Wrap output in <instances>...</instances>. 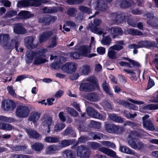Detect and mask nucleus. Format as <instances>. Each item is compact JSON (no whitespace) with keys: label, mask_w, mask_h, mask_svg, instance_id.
Here are the masks:
<instances>
[{"label":"nucleus","mask_w":158,"mask_h":158,"mask_svg":"<svg viewBox=\"0 0 158 158\" xmlns=\"http://www.w3.org/2000/svg\"><path fill=\"white\" fill-rule=\"evenodd\" d=\"M47 51L46 49H41L38 53L31 51L27 52L26 54V61L27 63H31L34 58H35L33 63L35 64L39 65L44 63L47 60L43 58L45 57L44 53Z\"/></svg>","instance_id":"nucleus-1"},{"label":"nucleus","mask_w":158,"mask_h":158,"mask_svg":"<svg viewBox=\"0 0 158 158\" xmlns=\"http://www.w3.org/2000/svg\"><path fill=\"white\" fill-rule=\"evenodd\" d=\"M138 134L135 132H132L130 133L128 138V143L131 147L136 149H140L143 147V144L141 143H138L136 144L133 141V139L135 138V137L139 136Z\"/></svg>","instance_id":"nucleus-2"},{"label":"nucleus","mask_w":158,"mask_h":158,"mask_svg":"<svg viewBox=\"0 0 158 158\" xmlns=\"http://www.w3.org/2000/svg\"><path fill=\"white\" fill-rule=\"evenodd\" d=\"M15 112L17 116L24 118L28 116L30 111L27 106H20L17 107Z\"/></svg>","instance_id":"nucleus-3"},{"label":"nucleus","mask_w":158,"mask_h":158,"mask_svg":"<svg viewBox=\"0 0 158 158\" xmlns=\"http://www.w3.org/2000/svg\"><path fill=\"white\" fill-rule=\"evenodd\" d=\"M101 22V21L100 19H95L94 21V25L89 24L87 28L93 33L99 35H102L103 36L105 34L102 31L94 27L99 26Z\"/></svg>","instance_id":"nucleus-4"},{"label":"nucleus","mask_w":158,"mask_h":158,"mask_svg":"<svg viewBox=\"0 0 158 158\" xmlns=\"http://www.w3.org/2000/svg\"><path fill=\"white\" fill-rule=\"evenodd\" d=\"M77 68V65L74 62L66 63L61 67L62 70L68 73H72L74 72Z\"/></svg>","instance_id":"nucleus-5"},{"label":"nucleus","mask_w":158,"mask_h":158,"mask_svg":"<svg viewBox=\"0 0 158 158\" xmlns=\"http://www.w3.org/2000/svg\"><path fill=\"white\" fill-rule=\"evenodd\" d=\"M42 121L44 128L48 130L47 133H49L50 131V127L53 124L51 118L46 116H44L42 118Z\"/></svg>","instance_id":"nucleus-6"},{"label":"nucleus","mask_w":158,"mask_h":158,"mask_svg":"<svg viewBox=\"0 0 158 158\" xmlns=\"http://www.w3.org/2000/svg\"><path fill=\"white\" fill-rule=\"evenodd\" d=\"M90 47L89 46H84L81 48V56L87 57L91 58L96 55V54L92 53L90 54Z\"/></svg>","instance_id":"nucleus-7"},{"label":"nucleus","mask_w":158,"mask_h":158,"mask_svg":"<svg viewBox=\"0 0 158 158\" xmlns=\"http://www.w3.org/2000/svg\"><path fill=\"white\" fill-rule=\"evenodd\" d=\"M87 111L89 115L97 118L103 120L106 116V115L102 116L100 114L95 111L93 108L90 107H88L87 108Z\"/></svg>","instance_id":"nucleus-8"},{"label":"nucleus","mask_w":158,"mask_h":158,"mask_svg":"<svg viewBox=\"0 0 158 158\" xmlns=\"http://www.w3.org/2000/svg\"><path fill=\"white\" fill-rule=\"evenodd\" d=\"M149 117L148 115H145L143 117V124L145 129L150 131H152L155 130V128L152 122L150 120L146 121Z\"/></svg>","instance_id":"nucleus-9"},{"label":"nucleus","mask_w":158,"mask_h":158,"mask_svg":"<svg viewBox=\"0 0 158 158\" xmlns=\"http://www.w3.org/2000/svg\"><path fill=\"white\" fill-rule=\"evenodd\" d=\"M77 155L82 158H88L89 156V153L85 147L80 146L78 148Z\"/></svg>","instance_id":"nucleus-10"},{"label":"nucleus","mask_w":158,"mask_h":158,"mask_svg":"<svg viewBox=\"0 0 158 158\" xmlns=\"http://www.w3.org/2000/svg\"><path fill=\"white\" fill-rule=\"evenodd\" d=\"M108 32L110 34L112 35L113 38L117 37L118 35H122L123 33V31L120 28L116 27L111 28L109 30Z\"/></svg>","instance_id":"nucleus-11"},{"label":"nucleus","mask_w":158,"mask_h":158,"mask_svg":"<svg viewBox=\"0 0 158 158\" xmlns=\"http://www.w3.org/2000/svg\"><path fill=\"white\" fill-rule=\"evenodd\" d=\"M2 106L4 110H12L15 107V104L10 101H4L2 103Z\"/></svg>","instance_id":"nucleus-12"},{"label":"nucleus","mask_w":158,"mask_h":158,"mask_svg":"<svg viewBox=\"0 0 158 158\" xmlns=\"http://www.w3.org/2000/svg\"><path fill=\"white\" fill-rule=\"evenodd\" d=\"M9 38V35L7 34H5L0 35V41L2 40H3L4 44L3 46L6 49H10L13 45L10 44L9 43L7 42V41Z\"/></svg>","instance_id":"nucleus-13"},{"label":"nucleus","mask_w":158,"mask_h":158,"mask_svg":"<svg viewBox=\"0 0 158 158\" xmlns=\"http://www.w3.org/2000/svg\"><path fill=\"white\" fill-rule=\"evenodd\" d=\"M52 34V32L51 31L46 32L43 33L39 37L40 42V43L44 42L48 37Z\"/></svg>","instance_id":"nucleus-14"},{"label":"nucleus","mask_w":158,"mask_h":158,"mask_svg":"<svg viewBox=\"0 0 158 158\" xmlns=\"http://www.w3.org/2000/svg\"><path fill=\"white\" fill-rule=\"evenodd\" d=\"M80 89L81 91H91L94 89L93 86L88 83L82 84L80 85Z\"/></svg>","instance_id":"nucleus-15"},{"label":"nucleus","mask_w":158,"mask_h":158,"mask_svg":"<svg viewBox=\"0 0 158 158\" xmlns=\"http://www.w3.org/2000/svg\"><path fill=\"white\" fill-rule=\"evenodd\" d=\"M19 16L20 19H27L33 16L29 12L26 11H22L19 14Z\"/></svg>","instance_id":"nucleus-16"},{"label":"nucleus","mask_w":158,"mask_h":158,"mask_svg":"<svg viewBox=\"0 0 158 158\" xmlns=\"http://www.w3.org/2000/svg\"><path fill=\"white\" fill-rule=\"evenodd\" d=\"M14 31L17 34H24L26 32V30L21 26V24H18L15 25L14 28Z\"/></svg>","instance_id":"nucleus-17"},{"label":"nucleus","mask_w":158,"mask_h":158,"mask_svg":"<svg viewBox=\"0 0 158 158\" xmlns=\"http://www.w3.org/2000/svg\"><path fill=\"white\" fill-rule=\"evenodd\" d=\"M100 150L101 152L110 156L114 157L116 155L115 152L114 151L105 148H101Z\"/></svg>","instance_id":"nucleus-18"},{"label":"nucleus","mask_w":158,"mask_h":158,"mask_svg":"<svg viewBox=\"0 0 158 158\" xmlns=\"http://www.w3.org/2000/svg\"><path fill=\"white\" fill-rule=\"evenodd\" d=\"M40 114L37 112L32 113L29 117V120L32 121L35 124L40 118Z\"/></svg>","instance_id":"nucleus-19"},{"label":"nucleus","mask_w":158,"mask_h":158,"mask_svg":"<svg viewBox=\"0 0 158 158\" xmlns=\"http://www.w3.org/2000/svg\"><path fill=\"white\" fill-rule=\"evenodd\" d=\"M108 56L111 59H115L118 58L116 52L110 47L108 49Z\"/></svg>","instance_id":"nucleus-20"},{"label":"nucleus","mask_w":158,"mask_h":158,"mask_svg":"<svg viewBox=\"0 0 158 158\" xmlns=\"http://www.w3.org/2000/svg\"><path fill=\"white\" fill-rule=\"evenodd\" d=\"M33 40V38L31 37H28L25 39V44L28 48H34L32 46Z\"/></svg>","instance_id":"nucleus-21"},{"label":"nucleus","mask_w":158,"mask_h":158,"mask_svg":"<svg viewBox=\"0 0 158 158\" xmlns=\"http://www.w3.org/2000/svg\"><path fill=\"white\" fill-rule=\"evenodd\" d=\"M117 44H115L110 47L113 50H120L123 49L122 45L124 44V42L123 41H120L117 42Z\"/></svg>","instance_id":"nucleus-22"},{"label":"nucleus","mask_w":158,"mask_h":158,"mask_svg":"<svg viewBox=\"0 0 158 158\" xmlns=\"http://www.w3.org/2000/svg\"><path fill=\"white\" fill-rule=\"evenodd\" d=\"M58 150V147L55 145H52L48 147L46 149V152L47 153L51 154L53 153L56 151Z\"/></svg>","instance_id":"nucleus-23"},{"label":"nucleus","mask_w":158,"mask_h":158,"mask_svg":"<svg viewBox=\"0 0 158 158\" xmlns=\"http://www.w3.org/2000/svg\"><path fill=\"white\" fill-rule=\"evenodd\" d=\"M120 150L121 152L127 154L131 155H134L135 154V152L133 151L127 147L120 146Z\"/></svg>","instance_id":"nucleus-24"},{"label":"nucleus","mask_w":158,"mask_h":158,"mask_svg":"<svg viewBox=\"0 0 158 158\" xmlns=\"http://www.w3.org/2000/svg\"><path fill=\"white\" fill-rule=\"evenodd\" d=\"M31 147L34 150L37 151H40L43 148L44 145L41 143H36L32 145Z\"/></svg>","instance_id":"nucleus-25"},{"label":"nucleus","mask_w":158,"mask_h":158,"mask_svg":"<svg viewBox=\"0 0 158 158\" xmlns=\"http://www.w3.org/2000/svg\"><path fill=\"white\" fill-rule=\"evenodd\" d=\"M89 67L88 65H85L81 68L79 70L81 75L87 74L89 71Z\"/></svg>","instance_id":"nucleus-26"},{"label":"nucleus","mask_w":158,"mask_h":158,"mask_svg":"<svg viewBox=\"0 0 158 158\" xmlns=\"http://www.w3.org/2000/svg\"><path fill=\"white\" fill-rule=\"evenodd\" d=\"M27 132L30 137H32L35 138H37L39 137V135L37 133L31 129L27 130Z\"/></svg>","instance_id":"nucleus-27"},{"label":"nucleus","mask_w":158,"mask_h":158,"mask_svg":"<svg viewBox=\"0 0 158 158\" xmlns=\"http://www.w3.org/2000/svg\"><path fill=\"white\" fill-rule=\"evenodd\" d=\"M61 61L64 62V59L63 57H60V61L59 63L57 64H55V63H52L51 65V67L52 68L56 69H58L60 68V65H61V64L62 63Z\"/></svg>","instance_id":"nucleus-28"},{"label":"nucleus","mask_w":158,"mask_h":158,"mask_svg":"<svg viewBox=\"0 0 158 158\" xmlns=\"http://www.w3.org/2000/svg\"><path fill=\"white\" fill-rule=\"evenodd\" d=\"M109 118L112 120L118 123L122 122L123 119L120 117L117 116L115 114H110L109 115Z\"/></svg>","instance_id":"nucleus-29"},{"label":"nucleus","mask_w":158,"mask_h":158,"mask_svg":"<svg viewBox=\"0 0 158 158\" xmlns=\"http://www.w3.org/2000/svg\"><path fill=\"white\" fill-rule=\"evenodd\" d=\"M65 126L64 124L63 123H58L55 126L54 129L55 131H58L64 129Z\"/></svg>","instance_id":"nucleus-30"},{"label":"nucleus","mask_w":158,"mask_h":158,"mask_svg":"<svg viewBox=\"0 0 158 158\" xmlns=\"http://www.w3.org/2000/svg\"><path fill=\"white\" fill-rule=\"evenodd\" d=\"M127 33L132 35H141L142 32L137 31L135 29H130L127 30Z\"/></svg>","instance_id":"nucleus-31"},{"label":"nucleus","mask_w":158,"mask_h":158,"mask_svg":"<svg viewBox=\"0 0 158 158\" xmlns=\"http://www.w3.org/2000/svg\"><path fill=\"white\" fill-rule=\"evenodd\" d=\"M111 41V40L109 37L106 36L103 38L101 42L103 45H107L110 44Z\"/></svg>","instance_id":"nucleus-32"},{"label":"nucleus","mask_w":158,"mask_h":158,"mask_svg":"<svg viewBox=\"0 0 158 158\" xmlns=\"http://www.w3.org/2000/svg\"><path fill=\"white\" fill-rule=\"evenodd\" d=\"M58 141V139L53 137H47L45 139V142L48 143H55L57 142Z\"/></svg>","instance_id":"nucleus-33"},{"label":"nucleus","mask_w":158,"mask_h":158,"mask_svg":"<svg viewBox=\"0 0 158 158\" xmlns=\"http://www.w3.org/2000/svg\"><path fill=\"white\" fill-rule=\"evenodd\" d=\"M110 129H111L107 130V131L110 133H113L114 131H118L120 130L121 128L117 126L112 125L110 126Z\"/></svg>","instance_id":"nucleus-34"},{"label":"nucleus","mask_w":158,"mask_h":158,"mask_svg":"<svg viewBox=\"0 0 158 158\" xmlns=\"http://www.w3.org/2000/svg\"><path fill=\"white\" fill-rule=\"evenodd\" d=\"M0 129L7 130H10L12 129L11 125L8 124L0 123Z\"/></svg>","instance_id":"nucleus-35"},{"label":"nucleus","mask_w":158,"mask_h":158,"mask_svg":"<svg viewBox=\"0 0 158 158\" xmlns=\"http://www.w3.org/2000/svg\"><path fill=\"white\" fill-rule=\"evenodd\" d=\"M66 110L70 114L74 117L77 116V112L73 109L71 108H67Z\"/></svg>","instance_id":"nucleus-36"},{"label":"nucleus","mask_w":158,"mask_h":158,"mask_svg":"<svg viewBox=\"0 0 158 158\" xmlns=\"http://www.w3.org/2000/svg\"><path fill=\"white\" fill-rule=\"evenodd\" d=\"M145 108L149 110H155L158 109V104H151L147 106Z\"/></svg>","instance_id":"nucleus-37"},{"label":"nucleus","mask_w":158,"mask_h":158,"mask_svg":"<svg viewBox=\"0 0 158 158\" xmlns=\"http://www.w3.org/2000/svg\"><path fill=\"white\" fill-rule=\"evenodd\" d=\"M72 142L69 140H64L62 141L61 146L62 147H64L68 146L72 144Z\"/></svg>","instance_id":"nucleus-38"},{"label":"nucleus","mask_w":158,"mask_h":158,"mask_svg":"<svg viewBox=\"0 0 158 158\" xmlns=\"http://www.w3.org/2000/svg\"><path fill=\"white\" fill-rule=\"evenodd\" d=\"M79 9L81 11L88 13H90L91 12V10L90 9L82 6H80Z\"/></svg>","instance_id":"nucleus-39"},{"label":"nucleus","mask_w":158,"mask_h":158,"mask_svg":"<svg viewBox=\"0 0 158 158\" xmlns=\"http://www.w3.org/2000/svg\"><path fill=\"white\" fill-rule=\"evenodd\" d=\"M102 87L104 90L107 93L110 94V91L108 85L106 82L102 84Z\"/></svg>","instance_id":"nucleus-40"},{"label":"nucleus","mask_w":158,"mask_h":158,"mask_svg":"<svg viewBox=\"0 0 158 158\" xmlns=\"http://www.w3.org/2000/svg\"><path fill=\"white\" fill-rule=\"evenodd\" d=\"M7 89L9 93L11 95L14 97H15L16 96V94L15 93L12 87L10 86H8Z\"/></svg>","instance_id":"nucleus-41"},{"label":"nucleus","mask_w":158,"mask_h":158,"mask_svg":"<svg viewBox=\"0 0 158 158\" xmlns=\"http://www.w3.org/2000/svg\"><path fill=\"white\" fill-rule=\"evenodd\" d=\"M0 120L8 122H11L13 121V119L12 118H8L2 116H0Z\"/></svg>","instance_id":"nucleus-42"},{"label":"nucleus","mask_w":158,"mask_h":158,"mask_svg":"<svg viewBox=\"0 0 158 158\" xmlns=\"http://www.w3.org/2000/svg\"><path fill=\"white\" fill-rule=\"evenodd\" d=\"M65 155L67 158H72V154L71 152L69 150H67L65 151L64 152V156Z\"/></svg>","instance_id":"nucleus-43"},{"label":"nucleus","mask_w":158,"mask_h":158,"mask_svg":"<svg viewBox=\"0 0 158 158\" xmlns=\"http://www.w3.org/2000/svg\"><path fill=\"white\" fill-rule=\"evenodd\" d=\"M17 12L15 11L10 10L8 12L6 13V17H10L13 16L17 14Z\"/></svg>","instance_id":"nucleus-44"},{"label":"nucleus","mask_w":158,"mask_h":158,"mask_svg":"<svg viewBox=\"0 0 158 158\" xmlns=\"http://www.w3.org/2000/svg\"><path fill=\"white\" fill-rule=\"evenodd\" d=\"M103 144L104 146L106 147H109L112 148L115 147V145L114 144L109 141H104L103 142Z\"/></svg>","instance_id":"nucleus-45"},{"label":"nucleus","mask_w":158,"mask_h":158,"mask_svg":"<svg viewBox=\"0 0 158 158\" xmlns=\"http://www.w3.org/2000/svg\"><path fill=\"white\" fill-rule=\"evenodd\" d=\"M98 52L100 55H103L105 53V49L102 47H100L97 48Z\"/></svg>","instance_id":"nucleus-46"},{"label":"nucleus","mask_w":158,"mask_h":158,"mask_svg":"<svg viewBox=\"0 0 158 158\" xmlns=\"http://www.w3.org/2000/svg\"><path fill=\"white\" fill-rule=\"evenodd\" d=\"M13 158H30L28 156L25 155H15L13 157Z\"/></svg>","instance_id":"nucleus-47"},{"label":"nucleus","mask_w":158,"mask_h":158,"mask_svg":"<svg viewBox=\"0 0 158 158\" xmlns=\"http://www.w3.org/2000/svg\"><path fill=\"white\" fill-rule=\"evenodd\" d=\"M59 117L61 120L64 122L65 120V117L64 116V113L62 112H60L59 114Z\"/></svg>","instance_id":"nucleus-48"},{"label":"nucleus","mask_w":158,"mask_h":158,"mask_svg":"<svg viewBox=\"0 0 158 158\" xmlns=\"http://www.w3.org/2000/svg\"><path fill=\"white\" fill-rule=\"evenodd\" d=\"M19 4H21L22 6L24 7L28 6H29V3L27 1H23L19 2Z\"/></svg>","instance_id":"nucleus-49"},{"label":"nucleus","mask_w":158,"mask_h":158,"mask_svg":"<svg viewBox=\"0 0 158 158\" xmlns=\"http://www.w3.org/2000/svg\"><path fill=\"white\" fill-rule=\"evenodd\" d=\"M128 100L131 102L137 105H141L143 104V102L141 101H136L132 99H129Z\"/></svg>","instance_id":"nucleus-50"},{"label":"nucleus","mask_w":158,"mask_h":158,"mask_svg":"<svg viewBox=\"0 0 158 158\" xmlns=\"http://www.w3.org/2000/svg\"><path fill=\"white\" fill-rule=\"evenodd\" d=\"M51 43L49 46V47L51 48L54 47L56 45V38H54L51 40Z\"/></svg>","instance_id":"nucleus-51"},{"label":"nucleus","mask_w":158,"mask_h":158,"mask_svg":"<svg viewBox=\"0 0 158 158\" xmlns=\"http://www.w3.org/2000/svg\"><path fill=\"white\" fill-rule=\"evenodd\" d=\"M73 57L75 59H78L80 58L81 57V55L80 54H79L77 52H75L73 53L72 55Z\"/></svg>","instance_id":"nucleus-52"},{"label":"nucleus","mask_w":158,"mask_h":158,"mask_svg":"<svg viewBox=\"0 0 158 158\" xmlns=\"http://www.w3.org/2000/svg\"><path fill=\"white\" fill-rule=\"evenodd\" d=\"M155 85V83L154 81L150 78H149V81L148 84V87L150 88Z\"/></svg>","instance_id":"nucleus-53"},{"label":"nucleus","mask_w":158,"mask_h":158,"mask_svg":"<svg viewBox=\"0 0 158 158\" xmlns=\"http://www.w3.org/2000/svg\"><path fill=\"white\" fill-rule=\"evenodd\" d=\"M63 91L61 90L58 91L56 94L55 96L56 97L59 98L63 94Z\"/></svg>","instance_id":"nucleus-54"},{"label":"nucleus","mask_w":158,"mask_h":158,"mask_svg":"<svg viewBox=\"0 0 158 158\" xmlns=\"http://www.w3.org/2000/svg\"><path fill=\"white\" fill-rule=\"evenodd\" d=\"M129 61L134 66H135L137 67L140 66V64L137 61H135L134 60H132L130 59L129 60Z\"/></svg>","instance_id":"nucleus-55"},{"label":"nucleus","mask_w":158,"mask_h":158,"mask_svg":"<svg viewBox=\"0 0 158 158\" xmlns=\"http://www.w3.org/2000/svg\"><path fill=\"white\" fill-rule=\"evenodd\" d=\"M141 47L139 45H136L135 44H132L129 46V48H137Z\"/></svg>","instance_id":"nucleus-56"},{"label":"nucleus","mask_w":158,"mask_h":158,"mask_svg":"<svg viewBox=\"0 0 158 158\" xmlns=\"http://www.w3.org/2000/svg\"><path fill=\"white\" fill-rule=\"evenodd\" d=\"M155 96H156V97L152 98L150 100L151 102H158V95H157V94H156Z\"/></svg>","instance_id":"nucleus-57"},{"label":"nucleus","mask_w":158,"mask_h":158,"mask_svg":"<svg viewBox=\"0 0 158 158\" xmlns=\"http://www.w3.org/2000/svg\"><path fill=\"white\" fill-rule=\"evenodd\" d=\"M2 3L4 6L6 7H9L11 5V3L9 1L7 0L3 1Z\"/></svg>","instance_id":"nucleus-58"},{"label":"nucleus","mask_w":158,"mask_h":158,"mask_svg":"<svg viewBox=\"0 0 158 158\" xmlns=\"http://www.w3.org/2000/svg\"><path fill=\"white\" fill-rule=\"evenodd\" d=\"M102 137V135L100 133H97L94 136V139H100Z\"/></svg>","instance_id":"nucleus-59"},{"label":"nucleus","mask_w":158,"mask_h":158,"mask_svg":"<svg viewBox=\"0 0 158 158\" xmlns=\"http://www.w3.org/2000/svg\"><path fill=\"white\" fill-rule=\"evenodd\" d=\"M95 95L93 94H90L88 95L87 97L88 99L90 101H95L94 98L95 97Z\"/></svg>","instance_id":"nucleus-60"},{"label":"nucleus","mask_w":158,"mask_h":158,"mask_svg":"<svg viewBox=\"0 0 158 158\" xmlns=\"http://www.w3.org/2000/svg\"><path fill=\"white\" fill-rule=\"evenodd\" d=\"M123 4H124V6H123V7L124 8L130 7L131 5L130 4L129 2L125 1H124L123 2Z\"/></svg>","instance_id":"nucleus-61"},{"label":"nucleus","mask_w":158,"mask_h":158,"mask_svg":"<svg viewBox=\"0 0 158 158\" xmlns=\"http://www.w3.org/2000/svg\"><path fill=\"white\" fill-rule=\"evenodd\" d=\"M127 104L128 106L133 110H137L138 107L130 103H127Z\"/></svg>","instance_id":"nucleus-62"},{"label":"nucleus","mask_w":158,"mask_h":158,"mask_svg":"<svg viewBox=\"0 0 158 158\" xmlns=\"http://www.w3.org/2000/svg\"><path fill=\"white\" fill-rule=\"evenodd\" d=\"M110 78L111 80V81L115 83H117V79L115 78L114 76L112 75H110Z\"/></svg>","instance_id":"nucleus-63"},{"label":"nucleus","mask_w":158,"mask_h":158,"mask_svg":"<svg viewBox=\"0 0 158 158\" xmlns=\"http://www.w3.org/2000/svg\"><path fill=\"white\" fill-rule=\"evenodd\" d=\"M102 69V66L99 64H98L96 65L95 68V70L97 71H100Z\"/></svg>","instance_id":"nucleus-64"}]
</instances>
